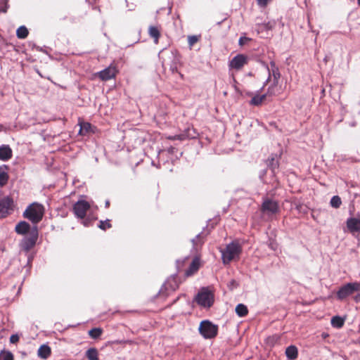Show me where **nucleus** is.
<instances>
[{
  "label": "nucleus",
  "mask_w": 360,
  "mask_h": 360,
  "mask_svg": "<svg viewBox=\"0 0 360 360\" xmlns=\"http://www.w3.org/2000/svg\"><path fill=\"white\" fill-rule=\"evenodd\" d=\"M148 34L154 39L155 44L158 43V40L160 37V31L158 27L150 26L148 28Z\"/></svg>",
  "instance_id": "obj_20"
},
{
  "label": "nucleus",
  "mask_w": 360,
  "mask_h": 360,
  "mask_svg": "<svg viewBox=\"0 0 360 360\" xmlns=\"http://www.w3.org/2000/svg\"><path fill=\"white\" fill-rule=\"evenodd\" d=\"M285 354L289 359L294 360L298 356V351L295 346L291 345L286 348Z\"/></svg>",
  "instance_id": "obj_22"
},
{
  "label": "nucleus",
  "mask_w": 360,
  "mask_h": 360,
  "mask_svg": "<svg viewBox=\"0 0 360 360\" xmlns=\"http://www.w3.org/2000/svg\"><path fill=\"white\" fill-rule=\"evenodd\" d=\"M236 313L240 317H244L248 315V307L243 304H238L236 307Z\"/></svg>",
  "instance_id": "obj_25"
},
{
  "label": "nucleus",
  "mask_w": 360,
  "mask_h": 360,
  "mask_svg": "<svg viewBox=\"0 0 360 360\" xmlns=\"http://www.w3.org/2000/svg\"><path fill=\"white\" fill-rule=\"evenodd\" d=\"M278 83L276 81L273 82L272 84L268 87L267 91L265 94H266L267 97H271L277 95L279 93V88L278 86Z\"/></svg>",
  "instance_id": "obj_24"
},
{
  "label": "nucleus",
  "mask_w": 360,
  "mask_h": 360,
  "mask_svg": "<svg viewBox=\"0 0 360 360\" xmlns=\"http://www.w3.org/2000/svg\"><path fill=\"white\" fill-rule=\"evenodd\" d=\"M0 7V13H6L9 8L8 0H1Z\"/></svg>",
  "instance_id": "obj_37"
},
{
  "label": "nucleus",
  "mask_w": 360,
  "mask_h": 360,
  "mask_svg": "<svg viewBox=\"0 0 360 360\" xmlns=\"http://www.w3.org/2000/svg\"><path fill=\"white\" fill-rule=\"evenodd\" d=\"M51 354V349L50 347L46 345H42L40 346L37 351L38 356L43 359H46L49 358Z\"/></svg>",
  "instance_id": "obj_19"
},
{
  "label": "nucleus",
  "mask_w": 360,
  "mask_h": 360,
  "mask_svg": "<svg viewBox=\"0 0 360 360\" xmlns=\"http://www.w3.org/2000/svg\"><path fill=\"white\" fill-rule=\"evenodd\" d=\"M13 156V150L8 145H2L0 146V160L8 161Z\"/></svg>",
  "instance_id": "obj_15"
},
{
  "label": "nucleus",
  "mask_w": 360,
  "mask_h": 360,
  "mask_svg": "<svg viewBox=\"0 0 360 360\" xmlns=\"http://www.w3.org/2000/svg\"><path fill=\"white\" fill-rule=\"evenodd\" d=\"M345 320L340 316H335L331 319V324L333 327L340 328L343 326Z\"/></svg>",
  "instance_id": "obj_27"
},
{
  "label": "nucleus",
  "mask_w": 360,
  "mask_h": 360,
  "mask_svg": "<svg viewBox=\"0 0 360 360\" xmlns=\"http://www.w3.org/2000/svg\"><path fill=\"white\" fill-rule=\"evenodd\" d=\"M221 259L224 264H229L235 259H238L242 252V247L237 241L228 244L221 250Z\"/></svg>",
  "instance_id": "obj_3"
},
{
  "label": "nucleus",
  "mask_w": 360,
  "mask_h": 360,
  "mask_svg": "<svg viewBox=\"0 0 360 360\" xmlns=\"http://www.w3.org/2000/svg\"><path fill=\"white\" fill-rule=\"evenodd\" d=\"M271 68V72L269 73V79H270L271 77H274L273 82H278V79L281 77V74L279 72L278 68L276 66V64L274 62H271L270 63Z\"/></svg>",
  "instance_id": "obj_23"
},
{
  "label": "nucleus",
  "mask_w": 360,
  "mask_h": 360,
  "mask_svg": "<svg viewBox=\"0 0 360 360\" xmlns=\"http://www.w3.org/2000/svg\"><path fill=\"white\" fill-rule=\"evenodd\" d=\"M118 73V70L114 64H111L105 69L96 73V75L102 80L107 81L113 79Z\"/></svg>",
  "instance_id": "obj_13"
},
{
  "label": "nucleus",
  "mask_w": 360,
  "mask_h": 360,
  "mask_svg": "<svg viewBox=\"0 0 360 360\" xmlns=\"http://www.w3.org/2000/svg\"><path fill=\"white\" fill-rule=\"evenodd\" d=\"M270 0H257V4L262 7H265Z\"/></svg>",
  "instance_id": "obj_41"
},
{
  "label": "nucleus",
  "mask_w": 360,
  "mask_h": 360,
  "mask_svg": "<svg viewBox=\"0 0 360 360\" xmlns=\"http://www.w3.org/2000/svg\"><path fill=\"white\" fill-rule=\"evenodd\" d=\"M0 360H13V355L10 352L1 351L0 352Z\"/></svg>",
  "instance_id": "obj_34"
},
{
  "label": "nucleus",
  "mask_w": 360,
  "mask_h": 360,
  "mask_svg": "<svg viewBox=\"0 0 360 360\" xmlns=\"http://www.w3.org/2000/svg\"><path fill=\"white\" fill-rule=\"evenodd\" d=\"M354 300L356 302H360V293L356 295L354 297Z\"/></svg>",
  "instance_id": "obj_42"
},
{
  "label": "nucleus",
  "mask_w": 360,
  "mask_h": 360,
  "mask_svg": "<svg viewBox=\"0 0 360 360\" xmlns=\"http://www.w3.org/2000/svg\"><path fill=\"white\" fill-rule=\"evenodd\" d=\"M346 224L348 230L351 233H354L356 232H360V219L355 217L348 218Z\"/></svg>",
  "instance_id": "obj_14"
},
{
  "label": "nucleus",
  "mask_w": 360,
  "mask_h": 360,
  "mask_svg": "<svg viewBox=\"0 0 360 360\" xmlns=\"http://www.w3.org/2000/svg\"><path fill=\"white\" fill-rule=\"evenodd\" d=\"M358 5L360 6V0H357Z\"/></svg>",
  "instance_id": "obj_44"
},
{
  "label": "nucleus",
  "mask_w": 360,
  "mask_h": 360,
  "mask_svg": "<svg viewBox=\"0 0 360 360\" xmlns=\"http://www.w3.org/2000/svg\"><path fill=\"white\" fill-rule=\"evenodd\" d=\"M28 34V30L25 26H20L16 31V35L19 39H25Z\"/></svg>",
  "instance_id": "obj_28"
},
{
  "label": "nucleus",
  "mask_w": 360,
  "mask_h": 360,
  "mask_svg": "<svg viewBox=\"0 0 360 360\" xmlns=\"http://www.w3.org/2000/svg\"><path fill=\"white\" fill-rule=\"evenodd\" d=\"M260 212L268 217H273L280 212L278 202L268 197L263 198Z\"/></svg>",
  "instance_id": "obj_5"
},
{
  "label": "nucleus",
  "mask_w": 360,
  "mask_h": 360,
  "mask_svg": "<svg viewBox=\"0 0 360 360\" xmlns=\"http://www.w3.org/2000/svg\"><path fill=\"white\" fill-rule=\"evenodd\" d=\"M188 138H189V135L187 134V131L184 134L174 135V136H169L167 137V139L172 140V141H175V140L184 141Z\"/></svg>",
  "instance_id": "obj_32"
},
{
  "label": "nucleus",
  "mask_w": 360,
  "mask_h": 360,
  "mask_svg": "<svg viewBox=\"0 0 360 360\" xmlns=\"http://www.w3.org/2000/svg\"><path fill=\"white\" fill-rule=\"evenodd\" d=\"M3 127L0 124V131H1Z\"/></svg>",
  "instance_id": "obj_45"
},
{
  "label": "nucleus",
  "mask_w": 360,
  "mask_h": 360,
  "mask_svg": "<svg viewBox=\"0 0 360 360\" xmlns=\"http://www.w3.org/2000/svg\"><path fill=\"white\" fill-rule=\"evenodd\" d=\"M38 238V229L37 226L32 229L30 235L23 238L21 241L20 247L22 250L28 252L35 245Z\"/></svg>",
  "instance_id": "obj_9"
},
{
  "label": "nucleus",
  "mask_w": 360,
  "mask_h": 360,
  "mask_svg": "<svg viewBox=\"0 0 360 360\" xmlns=\"http://www.w3.org/2000/svg\"><path fill=\"white\" fill-rule=\"evenodd\" d=\"M86 356L89 360H99L98 352L96 348H90L86 352Z\"/></svg>",
  "instance_id": "obj_26"
},
{
  "label": "nucleus",
  "mask_w": 360,
  "mask_h": 360,
  "mask_svg": "<svg viewBox=\"0 0 360 360\" xmlns=\"http://www.w3.org/2000/svg\"><path fill=\"white\" fill-rule=\"evenodd\" d=\"M201 38L200 35H190L188 37V43L189 48L191 49L192 47L200 41Z\"/></svg>",
  "instance_id": "obj_31"
},
{
  "label": "nucleus",
  "mask_w": 360,
  "mask_h": 360,
  "mask_svg": "<svg viewBox=\"0 0 360 360\" xmlns=\"http://www.w3.org/2000/svg\"><path fill=\"white\" fill-rule=\"evenodd\" d=\"M174 148L173 147H170L168 148L167 151L169 153H174Z\"/></svg>",
  "instance_id": "obj_43"
},
{
  "label": "nucleus",
  "mask_w": 360,
  "mask_h": 360,
  "mask_svg": "<svg viewBox=\"0 0 360 360\" xmlns=\"http://www.w3.org/2000/svg\"><path fill=\"white\" fill-rule=\"evenodd\" d=\"M9 167L6 165L0 166V187H3L7 184L9 176L8 170Z\"/></svg>",
  "instance_id": "obj_17"
},
{
  "label": "nucleus",
  "mask_w": 360,
  "mask_h": 360,
  "mask_svg": "<svg viewBox=\"0 0 360 360\" xmlns=\"http://www.w3.org/2000/svg\"><path fill=\"white\" fill-rule=\"evenodd\" d=\"M330 203L333 207L339 208L342 204V201L338 195H335L331 198Z\"/></svg>",
  "instance_id": "obj_33"
},
{
  "label": "nucleus",
  "mask_w": 360,
  "mask_h": 360,
  "mask_svg": "<svg viewBox=\"0 0 360 360\" xmlns=\"http://www.w3.org/2000/svg\"><path fill=\"white\" fill-rule=\"evenodd\" d=\"M280 340V337L277 335L269 336L266 339V343L271 346H274Z\"/></svg>",
  "instance_id": "obj_36"
},
{
  "label": "nucleus",
  "mask_w": 360,
  "mask_h": 360,
  "mask_svg": "<svg viewBox=\"0 0 360 360\" xmlns=\"http://www.w3.org/2000/svg\"><path fill=\"white\" fill-rule=\"evenodd\" d=\"M356 291H360V283H349L342 285L337 292V297L342 300L352 295Z\"/></svg>",
  "instance_id": "obj_8"
},
{
  "label": "nucleus",
  "mask_w": 360,
  "mask_h": 360,
  "mask_svg": "<svg viewBox=\"0 0 360 360\" xmlns=\"http://www.w3.org/2000/svg\"><path fill=\"white\" fill-rule=\"evenodd\" d=\"M94 127L89 122H82L80 123V129L79 134L81 136H86L90 133H94L93 130Z\"/></svg>",
  "instance_id": "obj_18"
},
{
  "label": "nucleus",
  "mask_w": 360,
  "mask_h": 360,
  "mask_svg": "<svg viewBox=\"0 0 360 360\" xmlns=\"http://www.w3.org/2000/svg\"><path fill=\"white\" fill-rule=\"evenodd\" d=\"M195 302L205 308L211 307L214 302V293L207 288H202L195 298Z\"/></svg>",
  "instance_id": "obj_6"
},
{
  "label": "nucleus",
  "mask_w": 360,
  "mask_h": 360,
  "mask_svg": "<svg viewBox=\"0 0 360 360\" xmlns=\"http://www.w3.org/2000/svg\"><path fill=\"white\" fill-rule=\"evenodd\" d=\"M273 25L271 22L263 23L258 25V32L271 30Z\"/></svg>",
  "instance_id": "obj_38"
},
{
  "label": "nucleus",
  "mask_w": 360,
  "mask_h": 360,
  "mask_svg": "<svg viewBox=\"0 0 360 360\" xmlns=\"http://www.w3.org/2000/svg\"><path fill=\"white\" fill-rule=\"evenodd\" d=\"M84 226H88L86 221H84Z\"/></svg>",
  "instance_id": "obj_46"
},
{
  "label": "nucleus",
  "mask_w": 360,
  "mask_h": 360,
  "mask_svg": "<svg viewBox=\"0 0 360 360\" xmlns=\"http://www.w3.org/2000/svg\"><path fill=\"white\" fill-rule=\"evenodd\" d=\"M98 227L101 229L105 231L108 229H110L112 227V224H110V221L109 219H106L105 221H100Z\"/></svg>",
  "instance_id": "obj_35"
},
{
  "label": "nucleus",
  "mask_w": 360,
  "mask_h": 360,
  "mask_svg": "<svg viewBox=\"0 0 360 360\" xmlns=\"http://www.w3.org/2000/svg\"><path fill=\"white\" fill-rule=\"evenodd\" d=\"M13 211V200L7 196L0 199V219L11 214Z\"/></svg>",
  "instance_id": "obj_10"
},
{
  "label": "nucleus",
  "mask_w": 360,
  "mask_h": 360,
  "mask_svg": "<svg viewBox=\"0 0 360 360\" xmlns=\"http://www.w3.org/2000/svg\"><path fill=\"white\" fill-rule=\"evenodd\" d=\"M19 336L17 334L12 335L10 337V342L12 344H15L19 341Z\"/></svg>",
  "instance_id": "obj_40"
},
{
  "label": "nucleus",
  "mask_w": 360,
  "mask_h": 360,
  "mask_svg": "<svg viewBox=\"0 0 360 360\" xmlns=\"http://www.w3.org/2000/svg\"><path fill=\"white\" fill-rule=\"evenodd\" d=\"M199 332L205 339H212L217 335L218 326L208 320L200 322Z\"/></svg>",
  "instance_id": "obj_7"
},
{
  "label": "nucleus",
  "mask_w": 360,
  "mask_h": 360,
  "mask_svg": "<svg viewBox=\"0 0 360 360\" xmlns=\"http://www.w3.org/2000/svg\"><path fill=\"white\" fill-rule=\"evenodd\" d=\"M186 279L181 278L177 274H174L167 278L164 284L162 285L160 293L164 296H168L169 294L175 292L179 289V285Z\"/></svg>",
  "instance_id": "obj_4"
},
{
  "label": "nucleus",
  "mask_w": 360,
  "mask_h": 360,
  "mask_svg": "<svg viewBox=\"0 0 360 360\" xmlns=\"http://www.w3.org/2000/svg\"><path fill=\"white\" fill-rule=\"evenodd\" d=\"M31 230L30 224L25 221H21L18 223L15 228V232L20 235H25L27 233H30Z\"/></svg>",
  "instance_id": "obj_16"
},
{
  "label": "nucleus",
  "mask_w": 360,
  "mask_h": 360,
  "mask_svg": "<svg viewBox=\"0 0 360 360\" xmlns=\"http://www.w3.org/2000/svg\"><path fill=\"white\" fill-rule=\"evenodd\" d=\"M266 164L268 167H269L272 170H274L275 168L278 167V162L276 160L275 155H271L268 160H266Z\"/></svg>",
  "instance_id": "obj_30"
},
{
  "label": "nucleus",
  "mask_w": 360,
  "mask_h": 360,
  "mask_svg": "<svg viewBox=\"0 0 360 360\" xmlns=\"http://www.w3.org/2000/svg\"><path fill=\"white\" fill-rule=\"evenodd\" d=\"M200 258L198 256L194 257L191 261L188 257L178 260L176 263L177 271L180 273L184 271V278L195 274L201 266Z\"/></svg>",
  "instance_id": "obj_1"
},
{
  "label": "nucleus",
  "mask_w": 360,
  "mask_h": 360,
  "mask_svg": "<svg viewBox=\"0 0 360 360\" xmlns=\"http://www.w3.org/2000/svg\"><path fill=\"white\" fill-rule=\"evenodd\" d=\"M90 204L84 200H78L73 205V212L77 218L84 219L87 211L90 209Z\"/></svg>",
  "instance_id": "obj_11"
},
{
  "label": "nucleus",
  "mask_w": 360,
  "mask_h": 360,
  "mask_svg": "<svg viewBox=\"0 0 360 360\" xmlns=\"http://www.w3.org/2000/svg\"><path fill=\"white\" fill-rule=\"evenodd\" d=\"M45 214L44 206L37 202L30 204L23 212L22 217L33 224L39 223Z\"/></svg>",
  "instance_id": "obj_2"
},
{
  "label": "nucleus",
  "mask_w": 360,
  "mask_h": 360,
  "mask_svg": "<svg viewBox=\"0 0 360 360\" xmlns=\"http://www.w3.org/2000/svg\"><path fill=\"white\" fill-rule=\"evenodd\" d=\"M103 333L101 328H94L89 331V336L93 339L98 338Z\"/></svg>",
  "instance_id": "obj_29"
},
{
  "label": "nucleus",
  "mask_w": 360,
  "mask_h": 360,
  "mask_svg": "<svg viewBox=\"0 0 360 360\" xmlns=\"http://www.w3.org/2000/svg\"><path fill=\"white\" fill-rule=\"evenodd\" d=\"M251 39L248 37H240L239 39V45L240 46H243L245 45L248 41H250Z\"/></svg>",
  "instance_id": "obj_39"
},
{
  "label": "nucleus",
  "mask_w": 360,
  "mask_h": 360,
  "mask_svg": "<svg viewBox=\"0 0 360 360\" xmlns=\"http://www.w3.org/2000/svg\"><path fill=\"white\" fill-rule=\"evenodd\" d=\"M248 63V58L247 56L244 54H238L230 60L229 67L230 69L239 71L242 70Z\"/></svg>",
  "instance_id": "obj_12"
},
{
  "label": "nucleus",
  "mask_w": 360,
  "mask_h": 360,
  "mask_svg": "<svg viewBox=\"0 0 360 360\" xmlns=\"http://www.w3.org/2000/svg\"><path fill=\"white\" fill-rule=\"evenodd\" d=\"M266 98L267 96L265 94L263 95L256 94L252 98L250 101V104L255 106H259L262 104Z\"/></svg>",
  "instance_id": "obj_21"
}]
</instances>
